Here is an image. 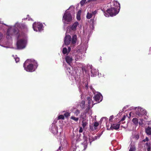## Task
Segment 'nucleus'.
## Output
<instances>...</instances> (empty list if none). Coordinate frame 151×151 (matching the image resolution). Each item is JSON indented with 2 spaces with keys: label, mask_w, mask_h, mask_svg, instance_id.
Wrapping results in <instances>:
<instances>
[{
  "label": "nucleus",
  "mask_w": 151,
  "mask_h": 151,
  "mask_svg": "<svg viewBox=\"0 0 151 151\" xmlns=\"http://www.w3.org/2000/svg\"><path fill=\"white\" fill-rule=\"evenodd\" d=\"M6 38L10 39L11 38V36H15L18 39L19 37V30L17 28L15 27H11L7 30L6 33Z\"/></svg>",
  "instance_id": "nucleus-1"
},
{
  "label": "nucleus",
  "mask_w": 151,
  "mask_h": 151,
  "mask_svg": "<svg viewBox=\"0 0 151 151\" xmlns=\"http://www.w3.org/2000/svg\"><path fill=\"white\" fill-rule=\"evenodd\" d=\"M118 4L119 5V8L118 7L111 8L107 10V12L111 16H115L119 13L120 8V6L119 3H118Z\"/></svg>",
  "instance_id": "nucleus-2"
},
{
  "label": "nucleus",
  "mask_w": 151,
  "mask_h": 151,
  "mask_svg": "<svg viewBox=\"0 0 151 151\" xmlns=\"http://www.w3.org/2000/svg\"><path fill=\"white\" fill-rule=\"evenodd\" d=\"M63 20H64L68 24H69L72 20V17L70 13L65 11L63 17Z\"/></svg>",
  "instance_id": "nucleus-3"
},
{
  "label": "nucleus",
  "mask_w": 151,
  "mask_h": 151,
  "mask_svg": "<svg viewBox=\"0 0 151 151\" xmlns=\"http://www.w3.org/2000/svg\"><path fill=\"white\" fill-rule=\"evenodd\" d=\"M134 111L137 115L141 117L142 116L146 114V111L140 107L135 108Z\"/></svg>",
  "instance_id": "nucleus-4"
},
{
  "label": "nucleus",
  "mask_w": 151,
  "mask_h": 151,
  "mask_svg": "<svg viewBox=\"0 0 151 151\" xmlns=\"http://www.w3.org/2000/svg\"><path fill=\"white\" fill-rule=\"evenodd\" d=\"M27 60L26 61L24 64L23 66L24 68L27 71L32 72L34 71L35 69L34 68V66L32 64H29V65H27V67L25 66L27 65Z\"/></svg>",
  "instance_id": "nucleus-5"
},
{
  "label": "nucleus",
  "mask_w": 151,
  "mask_h": 151,
  "mask_svg": "<svg viewBox=\"0 0 151 151\" xmlns=\"http://www.w3.org/2000/svg\"><path fill=\"white\" fill-rule=\"evenodd\" d=\"M42 25L40 23H34L33 25V27L34 30L36 31H40L42 28Z\"/></svg>",
  "instance_id": "nucleus-6"
},
{
  "label": "nucleus",
  "mask_w": 151,
  "mask_h": 151,
  "mask_svg": "<svg viewBox=\"0 0 151 151\" xmlns=\"http://www.w3.org/2000/svg\"><path fill=\"white\" fill-rule=\"evenodd\" d=\"M17 47L18 49H21L25 47L24 41L23 40H19L17 41Z\"/></svg>",
  "instance_id": "nucleus-7"
},
{
  "label": "nucleus",
  "mask_w": 151,
  "mask_h": 151,
  "mask_svg": "<svg viewBox=\"0 0 151 151\" xmlns=\"http://www.w3.org/2000/svg\"><path fill=\"white\" fill-rule=\"evenodd\" d=\"M71 40V36L69 35H66L64 38V42L65 44L66 45H68L69 44Z\"/></svg>",
  "instance_id": "nucleus-8"
},
{
  "label": "nucleus",
  "mask_w": 151,
  "mask_h": 151,
  "mask_svg": "<svg viewBox=\"0 0 151 151\" xmlns=\"http://www.w3.org/2000/svg\"><path fill=\"white\" fill-rule=\"evenodd\" d=\"M96 101L98 103L101 102L102 100V96L101 94H96L93 97Z\"/></svg>",
  "instance_id": "nucleus-9"
},
{
  "label": "nucleus",
  "mask_w": 151,
  "mask_h": 151,
  "mask_svg": "<svg viewBox=\"0 0 151 151\" xmlns=\"http://www.w3.org/2000/svg\"><path fill=\"white\" fill-rule=\"evenodd\" d=\"M17 25L18 27L21 29L24 30V31L27 30V27L24 24H18Z\"/></svg>",
  "instance_id": "nucleus-10"
},
{
  "label": "nucleus",
  "mask_w": 151,
  "mask_h": 151,
  "mask_svg": "<svg viewBox=\"0 0 151 151\" xmlns=\"http://www.w3.org/2000/svg\"><path fill=\"white\" fill-rule=\"evenodd\" d=\"M78 24V22H76L72 25V26L68 27V28L69 27L70 28H71L72 30L75 31L76 30V27Z\"/></svg>",
  "instance_id": "nucleus-11"
},
{
  "label": "nucleus",
  "mask_w": 151,
  "mask_h": 151,
  "mask_svg": "<svg viewBox=\"0 0 151 151\" xmlns=\"http://www.w3.org/2000/svg\"><path fill=\"white\" fill-rule=\"evenodd\" d=\"M120 127V124H112L110 127V129L112 130L113 129L116 130L117 129L119 128Z\"/></svg>",
  "instance_id": "nucleus-12"
},
{
  "label": "nucleus",
  "mask_w": 151,
  "mask_h": 151,
  "mask_svg": "<svg viewBox=\"0 0 151 151\" xmlns=\"http://www.w3.org/2000/svg\"><path fill=\"white\" fill-rule=\"evenodd\" d=\"M51 130L52 132L54 134L57 133L58 131L57 127L53 124H52Z\"/></svg>",
  "instance_id": "nucleus-13"
},
{
  "label": "nucleus",
  "mask_w": 151,
  "mask_h": 151,
  "mask_svg": "<svg viewBox=\"0 0 151 151\" xmlns=\"http://www.w3.org/2000/svg\"><path fill=\"white\" fill-rule=\"evenodd\" d=\"M66 62L70 65L73 60L72 58L69 56H67L65 58Z\"/></svg>",
  "instance_id": "nucleus-14"
},
{
  "label": "nucleus",
  "mask_w": 151,
  "mask_h": 151,
  "mask_svg": "<svg viewBox=\"0 0 151 151\" xmlns=\"http://www.w3.org/2000/svg\"><path fill=\"white\" fill-rule=\"evenodd\" d=\"M145 132L148 135H151V127L148 126L145 129Z\"/></svg>",
  "instance_id": "nucleus-15"
},
{
  "label": "nucleus",
  "mask_w": 151,
  "mask_h": 151,
  "mask_svg": "<svg viewBox=\"0 0 151 151\" xmlns=\"http://www.w3.org/2000/svg\"><path fill=\"white\" fill-rule=\"evenodd\" d=\"M77 40V36L76 35H74L73 36L71 42L73 44H74L76 42Z\"/></svg>",
  "instance_id": "nucleus-16"
},
{
  "label": "nucleus",
  "mask_w": 151,
  "mask_h": 151,
  "mask_svg": "<svg viewBox=\"0 0 151 151\" xmlns=\"http://www.w3.org/2000/svg\"><path fill=\"white\" fill-rule=\"evenodd\" d=\"M133 122L136 126H137L139 123L138 119L136 118L133 119Z\"/></svg>",
  "instance_id": "nucleus-17"
},
{
  "label": "nucleus",
  "mask_w": 151,
  "mask_h": 151,
  "mask_svg": "<svg viewBox=\"0 0 151 151\" xmlns=\"http://www.w3.org/2000/svg\"><path fill=\"white\" fill-rule=\"evenodd\" d=\"M82 125L83 127L84 128L88 124L87 122L85 119H83L82 122Z\"/></svg>",
  "instance_id": "nucleus-18"
},
{
  "label": "nucleus",
  "mask_w": 151,
  "mask_h": 151,
  "mask_svg": "<svg viewBox=\"0 0 151 151\" xmlns=\"http://www.w3.org/2000/svg\"><path fill=\"white\" fill-rule=\"evenodd\" d=\"M81 12V10H79L77 13V19L78 20H79L81 19L80 15Z\"/></svg>",
  "instance_id": "nucleus-19"
},
{
  "label": "nucleus",
  "mask_w": 151,
  "mask_h": 151,
  "mask_svg": "<svg viewBox=\"0 0 151 151\" xmlns=\"http://www.w3.org/2000/svg\"><path fill=\"white\" fill-rule=\"evenodd\" d=\"M85 101H82L80 104V106L82 109H83L84 108L85 106Z\"/></svg>",
  "instance_id": "nucleus-20"
},
{
  "label": "nucleus",
  "mask_w": 151,
  "mask_h": 151,
  "mask_svg": "<svg viewBox=\"0 0 151 151\" xmlns=\"http://www.w3.org/2000/svg\"><path fill=\"white\" fill-rule=\"evenodd\" d=\"M91 73L93 75H96L97 73V70L96 69H92V66H91Z\"/></svg>",
  "instance_id": "nucleus-21"
},
{
  "label": "nucleus",
  "mask_w": 151,
  "mask_h": 151,
  "mask_svg": "<svg viewBox=\"0 0 151 151\" xmlns=\"http://www.w3.org/2000/svg\"><path fill=\"white\" fill-rule=\"evenodd\" d=\"M92 14L91 13H88L87 14L86 17L88 19H90L92 17Z\"/></svg>",
  "instance_id": "nucleus-22"
},
{
  "label": "nucleus",
  "mask_w": 151,
  "mask_h": 151,
  "mask_svg": "<svg viewBox=\"0 0 151 151\" xmlns=\"http://www.w3.org/2000/svg\"><path fill=\"white\" fill-rule=\"evenodd\" d=\"M62 52L64 54H65L66 53H67V55L68 54V52L67 49L66 47H64L63 48Z\"/></svg>",
  "instance_id": "nucleus-23"
},
{
  "label": "nucleus",
  "mask_w": 151,
  "mask_h": 151,
  "mask_svg": "<svg viewBox=\"0 0 151 151\" xmlns=\"http://www.w3.org/2000/svg\"><path fill=\"white\" fill-rule=\"evenodd\" d=\"M139 125H142L143 124V121H144V120L143 119H139Z\"/></svg>",
  "instance_id": "nucleus-24"
},
{
  "label": "nucleus",
  "mask_w": 151,
  "mask_h": 151,
  "mask_svg": "<svg viewBox=\"0 0 151 151\" xmlns=\"http://www.w3.org/2000/svg\"><path fill=\"white\" fill-rule=\"evenodd\" d=\"M146 145L148 146V147L147 148V151H150L151 149V147H150V143L149 144V145H148V143H146Z\"/></svg>",
  "instance_id": "nucleus-25"
},
{
  "label": "nucleus",
  "mask_w": 151,
  "mask_h": 151,
  "mask_svg": "<svg viewBox=\"0 0 151 151\" xmlns=\"http://www.w3.org/2000/svg\"><path fill=\"white\" fill-rule=\"evenodd\" d=\"M71 119L76 121H77L78 120V119H79V118L78 117H75L74 116H72L71 117Z\"/></svg>",
  "instance_id": "nucleus-26"
},
{
  "label": "nucleus",
  "mask_w": 151,
  "mask_h": 151,
  "mask_svg": "<svg viewBox=\"0 0 151 151\" xmlns=\"http://www.w3.org/2000/svg\"><path fill=\"white\" fill-rule=\"evenodd\" d=\"M139 134H137L136 135H135L134 137V138L136 140H137L139 139Z\"/></svg>",
  "instance_id": "nucleus-27"
},
{
  "label": "nucleus",
  "mask_w": 151,
  "mask_h": 151,
  "mask_svg": "<svg viewBox=\"0 0 151 151\" xmlns=\"http://www.w3.org/2000/svg\"><path fill=\"white\" fill-rule=\"evenodd\" d=\"M64 119V116L63 115H60L58 117V119Z\"/></svg>",
  "instance_id": "nucleus-28"
},
{
  "label": "nucleus",
  "mask_w": 151,
  "mask_h": 151,
  "mask_svg": "<svg viewBox=\"0 0 151 151\" xmlns=\"http://www.w3.org/2000/svg\"><path fill=\"white\" fill-rule=\"evenodd\" d=\"M87 99L88 101V103L89 104V105L91 103V99L90 97H87Z\"/></svg>",
  "instance_id": "nucleus-29"
},
{
  "label": "nucleus",
  "mask_w": 151,
  "mask_h": 151,
  "mask_svg": "<svg viewBox=\"0 0 151 151\" xmlns=\"http://www.w3.org/2000/svg\"><path fill=\"white\" fill-rule=\"evenodd\" d=\"M86 0H82L80 2V4L81 6L83 5L86 1Z\"/></svg>",
  "instance_id": "nucleus-30"
},
{
  "label": "nucleus",
  "mask_w": 151,
  "mask_h": 151,
  "mask_svg": "<svg viewBox=\"0 0 151 151\" xmlns=\"http://www.w3.org/2000/svg\"><path fill=\"white\" fill-rule=\"evenodd\" d=\"M64 116L66 117H68L70 116V114L68 112H66L64 114Z\"/></svg>",
  "instance_id": "nucleus-31"
},
{
  "label": "nucleus",
  "mask_w": 151,
  "mask_h": 151,
  "mask_svg": "<svg viewBox=\"0 0 151 151\" xmlns=\"http://www.w3.org/2000/svg\"><path fill=\"white\" fill-rule=\"evenodd\" d=\"M99 125V123H98V122H95L94 123L93 125L95 127H96L98 126Z\"/></svg>",
  "instance_id": "nucleus-32"
},
{
  "label": "nucleus",
  "mask_w": 151,
  "mask_h": 151,
  "mask_svg": "<svg viewBox=\"0 0 151 151\" xmlns=\"http://www.w3.org/2000/svg\"><path fill=\"white\" fill-rule=\"evenodd\" d=\"M97 138H98V137L97 136H95L94 137L92 138V139H91L92 141H93L97 139Z\"/></svg>",
  "instance_id": "nucleus-33"
},
{
  "label": "nucleus",
  "mask_w": 151,
  "mask_h": 151,
  "mask_svg": "<svg viewBox=\"0 0 151 151\" xmlns=\"http://www.w3.org/2000/svg\"><path fill=\"white\" fill-rule=\"evenodd\" d=\"M83 129L82 127H80V129H79V132L80 133L82 132H83Z\"/></svg>",
  "instance_id": "nucleus-34"
},
{
  "label": "nucleus",
  "mask_w": 151,
  "mask_h": 151,
  "mask_svg": "<svg viewBox=\"0 0 151 151\" xmlns=\"http://www.w3.org/2000/svg\"><path fill=\"white\" fill-rule=\"evenodd\" d=\"M149 140L148 138L147 137H146L145 139H143V141L145 142L146 141H147Z\"/></svg>",
  "instance_id": "nucleus-35"
},
{
  "label": "nucleus",
  "mask_w": 151,
  "mask_h": 151,
  "mask_svg": "<svg viewBox=\"0 0 151 151\" xmlns=\"http://www.w3.org/2000/svg\"><path fill=\"white\" fill-rule=\"evenodd\" d=\"M70 50H71V48L70 47H68V50H67V51L68 52V54L70 52Z\"/></svg>",
  "instance_id": "nucleus-36"
},
{
  "label": "nucleus",
  "mask_w": 151,
  "mask_h": 151,
  "mask_svg": "<svg viewBox=\"0 0 151 151\" xmlns=\"http://www.w3.org/2000/svg\"><path fill=\"white\" fill-rule=\"evenodd\" d=\"M19 58H15V60L16 63L18 62L19 61Z\"/></svg>",
  "instance_id": "nucleus-37"
},
{
  "label": "nucleus",
  "mask_w": 151,
  "mask_h": 151,
  "mask_svg": "<svg viewBox=\"0 0 151 151\" xmlns=\"http://www.w3.org/2000/svg\"><path fill=\"white\" fill-rule=\"evenodd\" d=\"M132 142V141H131V143L130 145V149L129 150V151H132V145H131Z\"/></svg>",
  "instance_id": "nucleus-38"
},
{
  "label": "nucleus",
  "mask_w": 151,
  "mask_h": 151,
  "mask_svg": "<svg viewBox=\"0 0 151 151\" xmlns=\"http://www.w3.org/2000/svg\"><path fill=\"white\" fill-rule=\"evenodd\" d=\"M97 13V10H95L94 12H93L92 13V14L93 15H95Z\"/></svg>",
  "instance_id": "nucleus-39"
},
{
  "label": "nucleus",
  "mask_w": 151,
  "mask_h": 151,
  "mask_svg": "<svg viewBox=\"0 0 151 151\" xmlns=\"http://www.w3.org/2000/svg\"><path fill=\"white\" fill-rule=\"evenodd\" d=\"M125 116H123V117L122 118V119H121V121H123L125 119Z\"/></svg>",
  "instance_id": "nucleus-40"
},
{
  "label": "nucleus",
  "mask_w": 151,
  "mask_h": 151,
  "mask_svg": "<svg viewBox=\"0 0 151 151\" xmlns=\"http://www.w3.org/2000/svg\"><path fill=\"white\" fill-rule=\"evenodd\" d=\"M3 37V34L0 32V40H1Z\"/></svg>",
  "instance_id": "nucleus-41"
},
{
  "label": "nucleus",
  "mask_w": 151,
  "mask_h": 151,
  "mask_svg": "<svg viewBox=\"0 0 151 151\" xmlns=\"http://www.w3.org/2000/svg\"><path fill=\"white\" fill-rule=\"evenodd\" d=\"M114 116L113 115L111 116H110V119H109V120H111L113 118Z\"/></svg>",
  "instance_id": "nucleus-42"
},
{
  "label": "nucleus",
  "mask_w": 151,
  "mask_h": 151,
  "mask_svg": "<svg viewBox=\"0 0 151 151\" xmlns=\"http://www.w3.org/2000/svg\"><path fill=\"white\" fill-rule=\"evenodd\" d=\"M61 147H59L57 151H61Z\"/></svg>",
  "instance_id": "nucleus-43"
},
{
  "label": "nucleus",
  "mask_w": 151,
  "mask_h": 151,
  "mask_svg": "<svg viewBox=\"0 0 151 151\" xmlns=\"http://www.w3.org/2000/svg\"><path fill=\"white\" fill-rule=\"evenodd\" d=\"M97 0H89V1H96Z\"/></svg>",
  "instance_id": "nucleus-44"
},
{
  "label": "nucleus",
  "mask_w": 151,
  "mask_h": 151,
  "mask_svg": "<svg viewBox=\"0 0 151 151\" xmlns=\"http://www.w3.org/2000/svg\"><path fill=\"white\" fill-rule=\"evenodd\" d=\"M131 114H132V112H130L129 113V117H131Z\"/></svg>",
  "instance_id": "nucleus-45"
},
{
  "label": "nucleus",
  "mask_w": 151,
  "mask_h": 151,
  "mask_svg": "<svg viewBox=\"0 0 151 151\" xmlns=\"http://www.w3.org/2000/svg\"><path fill=\"white\" fill-rule=\"evenodd\" d=\"M135 150V148H134L133 147V150L132 151H134V150Z\"/></svg>",
  "instance_id": "nucleus-46"
},
{
  "label": "nucleus",
  "mask_w": 151,
  "mask_h": 151,
  "mask_svg": "<svg viewBox=\"0 0 151 151\" xmlns=\"http://www.w3.org/2000/svg\"><path fill=\"white\" fill-rule=\"evenodd\" d=\"M72 149H73V151H75V150H76L74 148H72Z\"/></svg>",
  "instance_id": "nucleus-47"
},
{
  "label": "nucleus",
  "mask_w": 151,
  "mask_h": 151,
  "mask_svg": "<svg viewBox=\"0 0 151 151\" xmlns=\"http://www.w3.org/2000/svg\"><path fill=\"white\" fill-rule=\"evenodd\" d=\"M77 111L78 112V113H79V111L78 110H77Z\"/></svg>",
  "instance_id": "nucleus-48"
},
{
  "label": "nucleus",
  "mask_w": 151,
  "mask_h": 151,
  "mask_svg": "<svg viewBox=\"0 0 151 151\" xmlns=\"http://www.w3.org/2000/svg\"><path fill=\"white\" fill-rule=\"evenodd\" d=\"M69 9H70V8H69L68 9H67V10H69Z\"/></svg>",
  "instance_id": "nucleus-49"
}]
</instances>
